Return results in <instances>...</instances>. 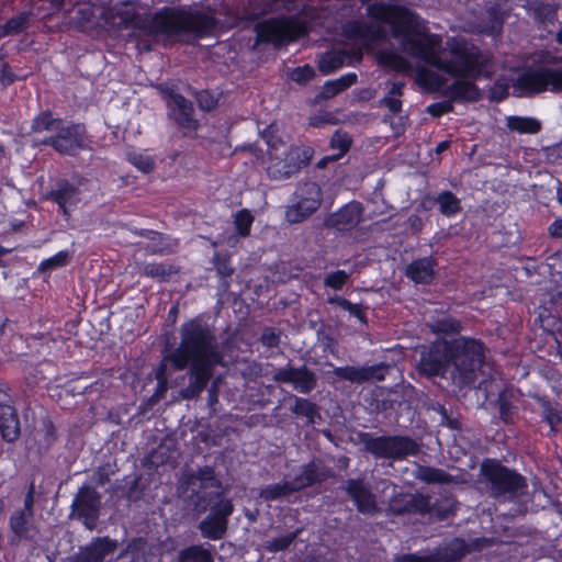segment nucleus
<instances>
[{
	"mask_svg": "<svg viewBox=\"0 0 562 562\" xmlns=\"http://www.w3.org/2000/svg\"><path fill=\"white\" fill-rule=\"evenodd\" d=\"M431 329L436 334L456 335L461 331L462 324L459 319L452 316H445L436 319L431 325Z\"/></svg>",
	"mask_w": 562,
	"mask_h": 562,
	"instance_id": "obj_46",
	"label": "nucleus"
},
{
	"mask_svg": "<svg viewBox=\"0 0 562 562\" xmlns=\"http://www.w3.org/2000/svg\"><path fill=\"white\" fill-rule=\"evenodd\" d=\"M32 13L29 11L20 12L13 15L0 26V37L19 35L30 26Z\"/></svg>",
	"mask_w": 562,
	"mask_h": 562,
	"instance_id": "obj_31",
	"label": "nucleus"
},
{
	"mask_svg": "<svg viewBox=\"0 0 562 562\" xmlns=\"http://www.w3.org/2000/svg\"><path fill=\"white\" fill-rule=\"evenodd\" d=\"M169 117L181 128L196 132L200 127L199 120L194 116L193 103L173 89L165 91Z\"/></svg>",
	"mask_w": 562,
	"mask_h": 562,
	"instance_id": "obj_14",
	"label": "nucleus"
},
{
	"mask_svg": "<svg viewBox=\"0 0 562 562\" xmlns=\"http://www.w3.org/2000/svg\"><path fill=\"white\" fill-rule=\"evenodd\" d=\"M0 432L7 442L16 441L21 435L20 419L12 405H0Z\"/></svg>",
	"mask_w": 562,
	"mask_h": 562,
	"instance_id": "obj_26",
	"label": "nucleus"
},
{
	"mask_svg": "<svg viewBox=\"0 0 562 562\" xmlns=\"http://www.w3.org/2000/svg\"><path fill=\"white\" fill-rule=\"evenodd\" d=\"M450 374L460 387L471 386L477 379L486 358V347L481 339L459 336L450 340Z\"/></svg>",
	"mask_w": 562,
	"mask_h": 562,
	"instance_id": "obj_5",
	"label": "nucleus"
},
{
	"mask_svg": "<svg viewBox=\"0 0 562 562\" xmlns=\"http://www.w3.org/2000/svg\"><path fill=\"white\" fill-rule=\"evenodd\" d=\"M127 161L144 173L151 172L155 167V161L150 156L137 151L127 153Z\"/></svg>",
	"mask_w": 562,
	"mask_h": 562,
	"instance_id": "obj_51",
	"label": "nucleus"
},
{
	"mask_svg": "<svg viewBox=\"0 0 562 562\" xmlns=\"http://www.w3.org/2000/svg\"><path fill=\"white\" fill-rule=\"evenodd\" d=\"M543 422H546L552 431L557 430V427L562 423V416L560 412L554 408L550 402L543 404Z\"/></svg>",
	"mask_w": 562,
	"mask_h": 562,
	"instance_id": "obj_57",
	"label": "nucleus"
},
{
	"mask_svg": "<svg viewBox=\"0 0 562 562\" xmlns=\"http://www.w3.org/2000/svg\"><path fill=\"white\" fill-rule=\"evenodd\" d=\"M439 413L441 415V426L448 427L449 429L454 431L462 430V423L460 422V419L458 417L451 416L443 406H440Z\"/></svg>",
	"mask_w": 562,
	"mask_h": 562,
	"instance_id": "obj_59",
	"label": "nucleus"
},
{
	"mask_svg": "<svg viewBox=\"0 0 562 562\" xmlns=\"http://www.w3.org/2000/svg\"><path fill=\"white\" fill-rule=\"evenodd\" d=\"M428 507L429 513L427 515H430L437 521H443L456 515L458 501L450 493L440 494L434 502L428 496Z\"/></svg>",
	"mask_w": 562,
	"mask_h": 562,
	"instance_id": "obj_27",
	"label": "nucleus"
},
{
	"mask_svg": "<svg viewBox=\"0 0 562 562\" xmlns=\"http://www.w3.org/2000/svg\"><path fill=\"white\" fill-rule=\"evenodd\" d=\"M315 76L314 69L308 66L296 67L290 72V78L297 83H306Z\"/></svg>",
	"mask_w": 562,
	"mask_h": 562,
	"instance_id": "obj_58",
	"label": "nucleus"
},
{
	"mask_svg": "<svg viewBox=\"0 0 562 562\" xmlns=\"http://www.w3.org/2000/svg\"><path fill=\"white\" fill-rule=\"evenodd\" d=\"M502 24H503L502 18L495 14L492 16L491 23L486 26H481L479 31L481 33H487L490 35H494L501 31Z\"/></svg>",
	"mask_w": 562,
	"mask_h": 562,
	"instance_id": "obj_62",
	"label": "nucleus"
},
{
	"mask_svg": "<svg viewBox=\"0 0 562 562\" xmlns=\"http://www.w3.org/2000/svg\"><path fill=\"white\" fill-rule=\"evenodd\" d=\"M495 404L498 408L501 420L506 425L514 424L517 414V408L509 401L505 392L498 394Z\"/></svg>",
	"mask_w": 562,
	"mask_h": 562,
	"instance_id": "obj_45",
	"label": "nucleus"
},
{
	"mask_svg": "<svg viewBox=\"0 0 562 562\" xmlns=\"http://www.w3.org/2000/svg\"><path fill=\"white\" fill-rule=\"evenodd\" d=\"M387 512L394 516L420 515L429 513L428 495L420 493H398L390 498Z\"/></svg>",
	"mask_w": 562,
	"mask_h": 562,
	"instance_id": "obj_18",
	"label": "nucleus"
},
{
	"mask_svg": "<svg viewBox=\"0 0 562 562\" xmlns=\"http://www.w3.org/2000/svg\"><path fill=\"white\" fill-rule=\"evenodd\" d=\"M306 33V26L296 19H278L266 21L258 27L261 41L281 45Z\"/></svg>",
	"mask_w": 562,
	"mask_h": 562,
	"instance_id": "obj_12",
	"label": "nucleus"
},
{
	"mask_svg": "<svg viewBox=\"0 0 562 562\" xmlns=\"http://www.w3.org/2000/svg\"><path fill=\"white\" fill-rule=\"evenodd\" d=\"M235 225L240 237H246V209H240L235 215Z\"/></svg>",
	"mask_w": 562,
	"mask_h": 562,
	"instance_id": "obj_64",
	"label": "nucleus"
},
{
	"mask_svg": "<svg viewBox=\"0 0 562 562\" xmlns=\"http://www.w3.org/2000/svg\"><path fill=\"white\" fill-rule=\"evenodd\" d=\"M480 475L490 496L496 501H514L522 495L528 487L527 479L521 473L495 458L482 460Z\"/></svg>",
	"mask_w": 562,
	"mask_h": 562,
	"instance_id": "obj_6",
	"label": "nucleus"
},
{
	"mask_svg": "<svg viewBox=\"0 0 562 562\" xmlns=\"http://www.w3.org/2000/svg\"><path fill=\"white\" fill-rule=\"evenodd\" d=\"M90 136L85 123L65 121L57 125L54 134L46 136L42 145L52 147L56 153L64 156L76 157L79 153L90 150Z\"/></svg>",
	"mask_w": 562,
	"mask_h": 562,
	"instance_id": "obj_8",
	"label": "nucleus"
},
{
	"mask_svg": "<svg viewBox=\"0 0 562 562\" xmlns=\"http://www.w3.org/2000/svg\"><path fill=\"white\" fill-rule=\"evenodd\" d=\"M331 146L339 149L337 155L326 156L319 160L318 166L325 167L328 161L338 159L344 153H346L350 146V138L347 134L337 132L331 137Z\"/></svg>",
	"mask_w": 562,
	"mask_h": 562,
	"instance_id": "obj_48",
	"label": "nucleus"
},
{
	"mask_svg": "<svg viewBox=\"0 0 562 562\" xmlns=\"http://www.w3.org/2000/svg\"><path fill=\"white\" fill-rule=\"evenodd\" d=\"M272 379L277 383L292 384L294 390L302 394H310L317 385L316 374L305 364L294 368L288 363L276 369Z\"/></svg>",
	"mask_w": 562,
	"mask_h": 562,
	"instance_id": "obj_15",
	"label": "nucleus"
},
{
	"mask_svg": "<svg viewBox=\"0 0 562 562\" xmlns=\"http://www.w3.org/2000/svg\"><path fill=\"white\" fill-rule=\"evenodd\" d=\"M451 110H452V104L450 102L435 103V104H430L427 108L428 113L431 114L432 116H440L445 113L450 112Z\"/></svg>",
	"mask_w": 562,
	"mask_h": 562,
	"instance_id": "obj_63",
	"label": "nucleus"
},
{
	"mask_svg": "<svg viewBox=\"0 0 562 562\" xmlns=\"http://www.w3.org/2000/svg\"><path fill=\"white\" fill-rule=\"evenodd\" d=\"M386 371L387 367L384 363H378L369 367H335L333 373L340 380L362 384L369 381H383Z\"/></svg>",
	"mask_w": 562,
	"mask_h": 562,
	"instance_id": "obj_19",
	"label": "nucleus"
},
{
	"mask_svg": "<svg viewBox=\"0 0 562 562\" xmlns=\"http://www.w3.org/2000/svg\"><path fill=\"white\" fill-rule=\"evenodd\" d=\"M361 442L364 450L375 459L402 461L408 457L417 456L420 451L418 442L405 435L375 436L371 432H364L361 435Z\"/></svg>",
	"mask_w": 562,
	"mask_h": 562,
	"instance_id": "obj_7",
	"label": "nucleus"
},
{
	"mask_svg": "<svg viewBox=\"0 0 562 562\" xmlns=\"http://www.w3.org/2000/svg\"><path fill=\"white\" fill-rule=\"evenodd\" d=\"M61 117H55L50 110L41 111L34 116L31 123V131L42 133L45 131H56L57 125L63 124Z\"/></svg>",
	"mask_w": 562,
	"mask_h": 562,
	"instance_id": "obj_39",
	"label": "nucleus"
},
{
	"mask_svg": "<svg viewBox=\"0 0 562 562\" xmlns=\"http://www.w3.org/2000/svg\"><path fill=\"white\" fill-rule=\"evenodd\" d=\"M259 341L268 350L279 348L281 341L280 333L273 327H265L259 337Z\"/></svg>",
	"mask_w": 562,
	"mask_h": 562,
	"instance_id": "obj_55",
	"label": "nucleus"
},
{
	"mask_svg": "<svg viewBox=\"0 0 562 562\" xmlns=\"http://www.w3.org/2000/svg\"><path fill=\"white\" fill-rule=\"evenodd\" d=\"M179 272V267L170 262H147L139 268L145 278H165Z\"/></svg>",
	"mask_w": 562,
	"mask_h": 562,
	"instance_id": "obj_37",
	"label": "nucleus"
},
{
	"mask_svg": "<svg viewBox=\"0 0 562 562\" xmlns=\"http://www.w3.org/2000/svg\"><path fill=\"white\" fill-rule=\"evenodd\" d=\"M470 552L469 546L456 539L450 546L436 549L428 554L405 553L396 559V562H458Z\"/></svg>",
	"mask_w": 562,
	"mask_h": 562,
	"instance_id": "obj_16",
	"label": "nucleus"
},
{
	"mask_svg": "<svg viewBox=\"0 0 562 562\" xmlns=\"http://www.w3.org/2000/svg\"><path fill=\"white\" fill-rule=\"evenodd\" d=\"M295 198V204L285 212V218L291 224L303 222L319 207L322 191L317 183L305 182L296 189Z\"/></svg>",
	"mask_w": 562,
	"mask_h": 562,
	"instance_id": "obj_10",
	"label": "nucleus"
},
{
	"mask_svg": "<svg viewBox=\"0 0 562 562\" xmlns=\"http://www.w3.org/2000/svg\"><path fill=\"white\" fill-rule=\"evenodd\" d=\"M417 479L427 484H449L452 475L447 471L429 465H420L417 470Z\"/></svg>",
	"mask_w": 562,
	"mask_h": 562,
	"instance_id": "obj_35",
	"label": "nucleus"
},
{
	"mask_svg": "<svg viewBox=\"0 0 562 562\" xmlns=\"http://www.w3.org/2000/svg\"><path fill=\"white\" fill-rule=\"evenodd\" d=\"M357 81V75L353 72L346 74L338 79L329 80L325 82L322 88L321 97L324 99H330L337 93L346 90Z\"/></svg>",
	"mask_w": 562,
	"mask_h": 562,
	"instance_id": "obj_36",
	"label": "nucleus"
},
{
	"mask_svg": "<svg viewBox=\"0 0 562 562\" xmlns=\"http://www.w3.org/2000/svg\"><path fill=\"white\" fill-rule=\"evenodd\" d=\"M116 549V540L109 536L94 537L89 543L79 547L78 552L68 557L67 562H104Z\"/></svg>",
	"mask_w": 562,
	"mask_h": 562,
	"instance_id": "obj_17",
	"label": "nucleus"
},
{
	"mask_svg": "<svg viewBox=\"0 0 562 562\" xmlns=\"http://www.w3.org/2000/svg\"><path fill=\"white\" fill-rule=\"evenodd\" d=\"M344 490L360 514L372 516L379 512L375 495L361 479H348Z\"/></svg>",
	"mask_w": 562,
	"mask_h": 562,
	"instance_id": "obj_20",
	"label": "nucleus"
},
{
	"mask_svg": "<svg viewBox=\"0 0 562 562\" xmlns=\"http://www.w3.org/2000/svg\"><path fill=\"white\" fill-rule=\"evenodd\" d=\"M506 125L510 131L519 134H537L541 130V123L529 116H508Z\"/></svg>",
	"mask_w": 562,
	"mask_h": 562,
	"instance_id": "obj_34",
	"label": "nucleus"
},
{
	"mask_svg": "<svg viewBox=\"0 0 562 562\" xmlns=\"http://www.w3.org/2000/svg\"><path fill=\"white\" fill-rule=\"evenodd\" d=\"M450 340H435L422 352L418 370L427 376H445L451 370Z\"/></svg>",
	"mask_w": 562,
	"mask_h": 562,
	"instance_id": "obj_11",
	"label": "nucleus"
},
{
	"mask_svg": "<svg viewBox=\"0 0 562 562\" xmlns=\"http://www.w3.org/2000/svg\"><path fill=\"white\" fill-rule=\"evenodd\" d=\"M330 302L337 304V306L347 311L351 316L356 317L360 322H366V312L360 304L351 303L349 300L340 296L330 299Z\"/></svg>",
	"mask_w": 562,
	"mask_h": 562,
	"instance_id": "obj_52",
	"label": "nucleus"
},
{
	"mask_svg": "<svg viewBox=\"0 0 562 562\" xmlns=\"http://www.w3.org/2000/svg\"><path fill=\"white\" fill-rule=\"evenodd\" d=\"M378 61L380 65L402 74H409L413 70V67L408 60L393 52L379 53Z\"/></svg>",
	"mask_w": 562,
	"mask_h": 562,
	"instance_id": "obj_40",
	"label": "nucleus"
},
{
	"mask_svg": "<svg viewBox=\"0 0 562 562\" xmlns=\"http://www.w3.org/2000/svg\"><path fill=\"white\" fill-rule=\"evenodd\" d=\"M406 277L412 281H426L434 277V262L431 258H423L412 262L406 268Z\"/></svg>",
	"mask_w": 562,
	"mask_h": 562,
	"instance_id": "obj_33",
	"label": "nucleus"
},
{
	"mask_svg": "<svg viewBox=\"0 0 562 562\" xmlns=\"http://www.w3.org/2000/svg\"><path fill=\"white\" fill-rule=\"evenodd\" d=\"M227 520L207 515L200 522V530L204 538L218 540L223 538L227 530Z\"/></svg>",
	"mask_w": 562,
	"mask_h": 562,
	"instance_id": "obj_32",
	"label": "nucleus"
},
{
	"mask_svg": "<svg viewBox=\"0 0 562 562\" xmlns=\"http://www.w3.org/2000/svg\"><path fill=\"white\" fill-rule=\"evenodd\" d=\"M102 20L105 25L116 30H133L130 36L161 35L168 38L180 35L205 38L213 35L218 25L217 18L211 11L187 4L165 5L151 15H143L134 10H105Z\"/></svg>",
	"mask_w": 562,
	"mask_h": 562,
	"instance_id": "obj_2",
	"label": "nucleus"
},
{
	"mask_svg": "<svg viewBox=\"0 0 562 562\" xmlns=\"http://www.w3.org/2000/svg\"><path fill=\"white\" fill-rule=\"evenodd\" d=\"M191 483L198 485V498L205 501L210 494L218 496L223 493V486L221 481L216 477L215 470L213 467L204 465L199 468L194 473L190 475Z\"/></svg>",
	"mask_w": 562,
	"mask_h": 562,
	"instance_id": "obj_23",
	"label": "nucleus"
},
{
	"mask_svg": "<svg viewBox=\"0 0 562 562\" xmlns=\"http://www.w3.org/2000/svg\"><path fill=\"white\" fill-rule=\"evenodd\" d=\"M345 33L347 37L356 40L357 44L359 45L352 55V57L357 60H360L362 57L361 47L366 45L369 40H375L380 37V31L372 25H368L363 21H355L348 23L345 27Z\"/></svg>",
	"mask_w": 562,
	"mask_h": 562,
	"instance_id": "obj_24",
	"label": "nucleus"
},
{
	"mask_svg": "<svg viewBox=\"0 0 562 562\" xmlns=\"http://www.w3.org/2000/svg\"><path fill=\"white\" fill-rule=\"evenodd\" d=\"M179 562H214L211 552L201 546H190L182 549L178 557Z\"/></svg>",
	"mask_w": 562,
	"mask_h": 562,
	"instance_id": "obj_43",
	"label": "nucleus"
},
{
	"mask_svg": "<svg viewBox=\"0 0 562 562\" xmlns=\"http://www.w3.org/2000/svg\"><path fill=\"white\" fill-rule=\"evenodd\" d=\"M289 398L293 401V405L290 406V411L297 417H304L306 419V425H314L318 419H321L319 408L316 403L293 394L290 395Z\"/></svg>",
	"mask_w": 562,
	"mask_h": 562,
	"instance_id": "obj_28",
	"label": "nucleus"
},
{
	"mask_svg": "<svg viewBox=\"0 0 562 562\" xmlns=\"http://www.w3.org/2000/svg\"><path fill=\"white\" fill-rule=\"evenodd\" d=\"M297 492L293 481L291 482H282V483H274L266 486L262 492L261 496L266 501H276L278 498L289 496L293 493Z\"/></svg>",
	"mask_w": 562,
	"mask_h": 562,
	"instance_id": "obj_44",
	"label": "nucleus"
},
{
	"mask_svg": "<svg viewBox=\"0 0 562 562\" xmlns=\"http://www.w3.org/2000/svg\"><path fill=\"white\" fill-rule=\"evenodd\" d=\"M169 366L170 361L165 360V356L162 355V358L160 362L158 363L157 368L155 369V379H156V387L155 391L150 397V402L156 403L165 397L168 389H169Z\"/></svg>",
	"mask_w": 562,
	"mask_h": 562,
	"instance_id": "obj_30",
	"label": "nucleus"
},
{
	"mask_svg": "<svg viewBox=\"0 0 562 562\" xmlns=\"http://www.w3.org/2000/svg\"><path fill=\"white\" fill-rule=\"evenodd\" d=\"M68 260H69L68 250H60L57 254H55L54 256L42 260L37 270L40 272L45 273L47 271L65 267L67 265Z\"/></svg>",
	"mask_w": 562,
	"mask_h": 562,
	"instance_id": "obj_49",
	"label": "nucleus"
},
{
	"mask_svg": "<svg viewBox=\"0 0 562 562\" xmlns=\"http://www.w3.org/2000/svg\"><path fill=\"white\" fill-rule=\"evenodd\" d=\"M386 95L381 100V103L390 110L392 113H398L402 110V94H403V82H390Z\"/></svg>",
	"mask_w": 562,
	"mask_h": 562,
	"instance_id": "obj_42",
	"label": "nucleus"
},
{
	"mask_svg": "<svg viewBox=\"0 0 562 562\" xmlns=\"http://www.w3.org/2000/svg\"><path fill=\"white\" fill-rule=\"evenodd\" d=\"M18 80H20V78L12 71L9 64H3L0 67V83L4 88L13 85Z\"/></svg>",
	"mask_w": 562,
	"mask_h": 562,
	"instance_id": "obj_60",
	"label": "nucleus"
},
{
	"mask_svg": "<svg viewBox=\"0 0 562 562\" xmlns=\"http://www.w3.org/2000/svg\"><path fill=\"white\" fill-rule=\"evenodd\" d=\"M180 342L175 349L164 351L173 371L189 368V384L181 389L184 400L201 395L213 376L216 366L223 363V355L214 329L200 317L184 322L179 329Z\"/></svg>",
	"mask_w": 562,
	"mask_h": 562,
	"instance_id": "obj_3",
	"label": "nucleus"
},
{
	"mask_svg": "<svg viewBox=\"0 0 562 562\" xmlns=\"http://www.w3.org/2000/svg\"><path fill=\"white\" fill-rule=\"evenodd\" d=\"M348 58L345 50H331L321 57L318 67L324 75H329L342 67Z\"/></svg>",
	"mask_w": 562,
	"mask_h": 562,
	"instance_id": "obj_38",
	"label": "nucleus"
},
{
	"mask_svg": "<svg viewBox=\"0 0 562 562\" xmlns=\"http://www.w3.org/2000/svg\"><path fill=\"white\" fill-rule=\"evenodd\" d=\"M10 527L15 536L20 538L26 536L29 528L24 510L16 512L10 517Z\"/></svg>",
	"mask_w": 562,
	"mask_h": 562,
	"instance_id": "obj_54",
	"label": "nucleus"
},
{
	"mask_svg": "<svg viewBox=\"0 0 562 562\" xmlns=\"http://www.w3.org/2000/svg\"><path fill=\"white\" fill-rule=\"evenodd\" d=\"M57 439L56 427L52 420L44 423V442L46 448H49Z\"/></svg>",
	"mask_w": 562,
	"mask_h": 562,
	"instance_id": "obj_61",
	"label": "nucleus"
},
{
	"mask_svg": "<svg viewBox=\"0 0 562 562\" xmlns=\"http://www.w3.org/2000/svg\"><path fill=\"white\" fill-rule=\"evenodd\" d=\"M71 23L79 32L91 31L95 26V14L93 8L90 5L78 8Z\"/></svg>",
	"mask_w": 562,
	"mask_h": 562,
	"instance_id": "obj_41",
	"label": "nucleus"
},
{
	"mask_svg": "<svg viewBox=\"0 0 562 562\" xmlns=\"http://www.w3.org/2000/svg\"><path fill=\"white\" fill-rule=\"evenodd\" d=\"M300 530H295L286 535H281L272 538L271 540L267 541V550L269 552L277 553L288 549L294 542Z\"/></svg>",
	"mask_w": 562,
	"mask_h": 562,
	"instance_id": "obj_50",
	"label": "nucleus"
},
{
	"mask_svg": "<svg viewBox=\"0 0 562 562\" xmlns=\"http://www.w3.org/2000/svg\"><path fill=\"white\" fill-rule=\"evenodd\" d=\"M100 499V494L93 487L83 485L79 488L72 501V516L78 519H83V525L89 530L94 529L97 526Z\"/></svg>",
	"mask_w": 562,
	"mask_h": 562,
	"instance_id": "obj_13",
	"label": "nucleus"
},
{
	"mask_svg": "<svg viewBox=\"0 0 562 562\" xmlns=\"http://www.w3.org/2000/svg\"><path fill=\"white\" fill-rule=\"evenodd\" d=\"M333 476L331 470L325 467L322 461L312 460L301 467L300 473L292 481L297 492H300L315 484L323 483Z\"/></svg>",
	"mask_w": 562,
	"mask_h": 562,
	"instance_id": "obj_22",
	"label": "nucleus"
},
{
	"mask_svg": "<svg viewBox=\"0 0 562 562\" xmlns=\"http://www.w3.org/2000/svg\"><path fill=\"white\" fill-rule=\"evenodd\" d=\"M194 97L199 108L204 112H211L218 104V97L207 89L196 91Z\"/></svg>",
	"mask_w": 562,
	"mask_h": 562,
	"instance_id": "obj_53",
	"label": "nucleus"
},
{
	"mask_svg": "<svg viewBox=\"0 0 562 562\" xmlns=\"http://www.w3.org/2000/svg\"><path fill=\"white\" fill-rule=\"evenodd\" d=\"M361 218V207L358 203H349L327 220V225L345 232L358 225Z\"/></svg>",
	"mask_w": 562,
	"mask_h": 562,
	"instance_id": "obj_25",
	"label": "nucleus"
},
{
	"mask_svg": "<svg viewBox=\"0 0 562 562\" xmlns=\"http://www.w3.org/2000/svg\"><path fill=\"white\" fill-rule=\"evenodd\" d=\"M79 188L67 179H58L55 186L45 194V199L58 205L64 217L70 216L69 206H76L79 199Z\"/></svg>",
	"mask_w": 562,
	"mask_h": 562,
	"instance_id": "obj_21",
	"label": "nucleus"
},
{
	"mask_svg": "<svg viewBox=\"0 0 562 562\" xmlns=\"http://www.w3.org/2000/svg\"><path fill=\"white\" fill-rule=\"evenodd\" d=\"M248 154H251L255 162L260 165L271 179L283 180L308 164L313 149L308 146L289 144L274 125H269L260 133L258 147L248 148Z\"/></svg>",
	"mask_w": 562,
	"mask_h": 562,
	"instance_id": "obj_4",
	"label": "nucleus"
},
{
	"mask_svg": "<svg viewBox=\"0 0 562 562\" xmlns=\"http://www.w3.org/2000/svg\"><path fill=\"white\" fill-rule=\"evenodd\" d=\"M368 13L391 25L393 36L401 41L406 53L452 79L448 83L442 76L418 66L416 76L420 85L441 90L454 100L477 99L474 80L480 72V60L474 47L461 38L451 37L442 48L441 36L429 33L416 14L402 5L374 3L368 7Z\"/></svg>",
	"mask_w": 562,
	"mask_h": 562,
	"instance_id": "obj_1",
	"label": "nucleus"
},
{
	"mask_svg": "<svg viewBox=\"0 0 562 562\" xmlns=\"http://www.w3.org/2000/svg\"><path fill=\"white\" fill-rule=\"evenodd\" d=\"M440 212L447 216H453L460 212V200L449 191L440 193L437 198Z\"/></svg>",
	"mask_w": 562,
	"mask_h": 562,
	"instance_id": "obj_47",
	"label": "nucleus"
},
{
	"mask_svg": "<svg viewBox=\"0 0 562 562\" xmlns=\"http://www.w3.org/2000/svg\"><path fill=\"white\" fill-rule=\"evenodd\" d=\"M214 267L217 273L223 277H231L234 272V268L231 265V257L227 254L216 252L214 255Z\"/></svg>",
	"mask_w": 562,
	"mask_h": 562,
	"instance_id": "obj_56",
	"label": "nucleus"
},
{
	"mask_svg": "<svg viewBox=\"0 0 562 562\" xmlns=\"http://www.w3.org/2000/svg\"><path fill=\"white\" fill-rule=\"evenodd\" d=\"M223 494L224 492L218 496L210 494L206 496L205 501L199 499V502L204 508H209L210 513L207 515L228 521V517L233 513L234 506L232 501L224 497Z\"/></svg>",
	"mask_w": 562,
	"mask_h": 562,
	"instance_id": "obj_29",
	"label": "nucleus"
},
{
	"mask_svg": "<svg viewBox=\"0 0 562 562\" xmlns=\"http://www.w3.org/2000/svg\"><path fill=\"white\" fill-rule=\"evenodd\" d=\"M547 89L562 91V69H527L513 85V93L516 97H529Z\"/></svg>",
	"mask_w": 562,
	"mask_h": 562,
	"instance_id": "obj_9",
	"label": "nucleus"
}]
</instances>
